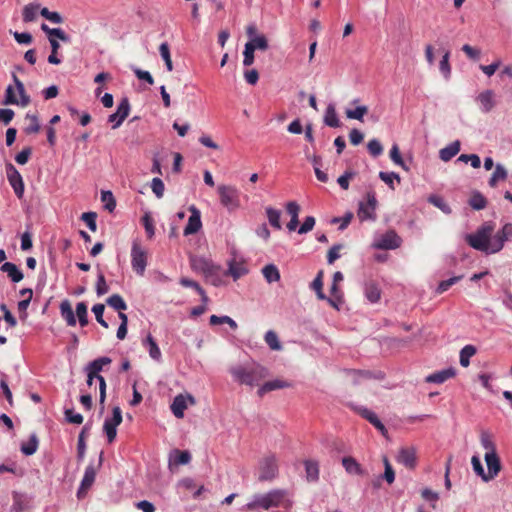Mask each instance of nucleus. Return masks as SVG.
<instances>
[{
	"mask_svg": "<svg viewBox=\"0 0 512 512\" xmlns=\"http://www.w3.org/2000/svg\"><path fill=\"white\" fill-rule=\"evenodd\" d=\"M291 504V501L287 498L286 490L273 489L265 494L253 495L251 501L244 506V509L253 511L259 508L263 510L277 507L289 508Z\"/></svg>",
	"mask_w": 512,
	"mask_h": 512,
	"instance_id": "1",
	"label": "nucleus"
},
{
	"mask_svg": "<svg viewBox=\"0 0 512 512\" xmlns=\"http://www.w3.org/2000/svg\"><path fill=\"white\" fill-rule=\"evenodd\" d=\"M231 374L241 384L253 387L268 375V370L261 365L238 366L231 370Z\"/></svg>",
	"mask_w": 512,
	"mask_h": 512,
	"instance_id": "2",
	"label": "nucleus"
},
{
	"mask_svg": "<svg viewBox=\"0 0 512 512\" xmlns=\"http://www.w3.org/2000/svg\"><path fill=\"white\" fill-rule=\"evenodd\" d=\"M494 227L491 223H485L482 225L476 233L468 234L466 236V241L468 244L479 251L485 252L487 254H494L492 252V232Z\"/></svg>",
	"mask_w": 512,
	"mask_h": 512,
	"instance_id": "3",
	"label": "nucleus"
},
{
	"mask_svg": "<svg viewBox=\"0 0 512 512\" xmlns=\"http://www.w3.org/2000/svg\"><path fill=\"white\" fill-rule=\"evenodd\" d=\"M111 362H112V360L109 357H106V356L99 357V358L91 361L84 368L86 373H90V374L96 376V380H98V382H99L100 404H104L105 399H106V381H105L104 377L101 376L99 373L103 370L104 366L109 365Z\"/></svg>",
	"mask_w": 512,
	"mask_h": 512,
	"instance_id": "4",
	"label": "nucleus"
},
{
	"mask_svg": "<svg viewBox=\"0 0 512 512\" xmlns=\"http://www.w3.org/2000/svg\"><path fill=\"white\" fill-rule=\"evenodd\" d=\"M220 203L229 212H233L240 208V191L233 185L221 184L217 187Z\"/></svg>",
	"mask_w": 512,
	"mask_h": 512,
	"instance_id": "5",
	"label": "nucleus"
},
{
	"mask_svg": "<svg viewBox=\"0 0 512 512\" xmlns=\"http://www.w3.org/2000/svg\"><path fill=\"white\" fill-rule=\"evenodd\" d=\"M130 256L133 271L137 275L143 276L148 264V251L137 239L132 242Z\"/></svg>",
	"mask_w": 512,
	"mask_h": 512,
	"instance_id": "6",
	"label": "nucleus"
},
{
	"mask_svg": "<svg viewBox=\"0 0 512 512\" xmlns=\"http://www.w3.org/2000/svg\"><path fill=\"white\" fill-rule=\"evenodd\" d=\"M377 206V199L373 191L366 194V202L359 204L358 217L361 221L375 220V210Z\"/></svg>",
	"mask_w": 512,
	"mask_h": 512,
	"instance_id": "7",
	"label": "nucleus"
},
{
	"mask_svg": "<svg viewBox=\"0 0 512 512\" xmlns=\"http://www.w3.org/2000/svg\"><path fill=\"white\" fill-rule=\"evenodd\" d=\"M401 243L402 240L397 233L390 230L377 238L373 243V247L376 249L393 250L400 247Z\"/></svg>",
	"mask_w": 512,
	"mask_h": 512,
	"instance_id": "8",
	"label": "nucleus"
},
{
	"mask_svg": "<svg viewBox=\"0 0 512 512\" xmlns=\"http://www.w3.org/2000/svg\"><path fill=\"white\" fill-rule=\"evenodd\" d=\"M191 267L196 272L202 273L205 277H212L220 270V266L215 265L211 260L204 257L191 258Z\"/></svg>",
	"mask_w": 512,
	"mask_h": 512,
	"instance_id": "9",
	"label": "nucleus"
},
{
	"mask_svg": "<svg viewBox=\"0 0 512 512\" xmlns=\"http://www.w3.org/2000/svg\"><path fill=\"white\" fill-rule=\"evenodd\" d=\"M278 473L277 460L274 455L265 457L260 463V481L272 480Z\"/></svg>",
	"mask_w": 512,
	"mask_h": 512,
	"instance_id": "10",
	"label": "nucleus"
},
{
	"mask_svg": "<svg viewBox=\"0 0 512 512\" xmlns=\"http://www.w3.org/2000/svg\"><path fill=\"white\" fill-rule=\"evenodd\" d=\"M6 173L9 184L11 185L15 195L22 198L24 194V182L19 171L11 164L6 165Z\"/></svg>",
	"mask_w": 512,
	"mask_h": 512,
	"instance_id": "11",
	"label": "nucleus"
},
{
	"mask_svg": "<svg viewBox=\"0 0 512 512\" xmlns=\"http://www.w3.org/2000/svg\"><path fill=\"white\" fill-rule=\"evenodd\" d=\"M130 112V103L128 98H122L117 106L116 112L108 117V121L112 123V128L117 129L121 126L124 120L128 117Z\"/></svg>",
	"mask_w": 512,
	"mask_h": 512,
	"instance_id": "12",
	"label": "nucleus"
},
{
	"mask_svg": "<svg viewBox=\"0 0 512 512\" xmlns=\"http://www.w3.org/2000/svg\"><path fill=\"white\" fill-rule=\"evenodd\" d=\"M512 241V223H506L500 231L492 237V252H499L505 242Z\"/></svg>",
	"mask_w": 512,
	"mask_h": 512,
	"instance_id": "13",
	"label": "nucleus"
},
{
	"mask_svg": "<svg viewBox=\"0 0 512 512\" xmlns=\"http://www.w3.org/2000/svg\"><path fill=\"white\" fill-rule=\"evenodd\" d=\"M97 469L93 464H89L84 472L80 486L77 491V497L80 499L87 492V490L93 485L96 478Z\"/></svg>",
	"mask_w": 512,
	"mask_h": 512,
	"instance_id": "14",
	"label": "nucleus"
},
{
	"mask_svg": "<svg viewBox=\"0 0 512 512\" xmlns=\"http://www.w3.org/2000/svg\"><path fill=\"white\" fill-rule=\"evenodd\" d=\"M190 212L191 214L188 218V223L184 228L185 236L197 233L202 227L200 211L195 206H191Z\"/></svg>",
	"mask_w": 512,
	"mask_h": 512,
	"instance_id": "15",
	"label": "nucleus"
},
{
	"mask_svg": "<svg viewBox=\"0 0 512 512\" xmlns=\"http://www.w3.org/2000/svg\"><path fill=\"white\" fill-rule=\"evenodd\" d=\"M484 460L487 465V478L488 481L493 480L501 470V462L497 453H485Z\"/></svg>",
	"mask_w": 512,
	"mask_h": 512,
	"instance_id": "16",
	"label": "nucleus"
},
{
	"mask_svg": "<svg viewBox=\"0 0 512 512\" xmlns=\"http://www.w3.org/2000/svg\"><path fill=\"white\" fill-rule=\"evenodd\" d=\"M191 460V454L188 451H181L179 449H173L169 453L168 463L169 468L172 470L173 467L180 465H186Z\"/></svg>",
	"mask_w": 512,
	"mask_h": 512,
	"instance_id": "17",
	"label": "nucleus"
},
{
	"mask_svg": "<svg viewBox=\"0 0 512 512\" xmlns=\"http://www.w3.org/2000/svg\"><path fill=\"white\" fill-rule=\"evenodd\" d=\"M247 273L248 269L243 261H238L235 258L228 261V270L225 274L231 276L234 281L238 280Z\"/></svg>",
	"mask_w": 512,
	"mask_h": 512,
	"instance_id": "18",
	"label": "nucleus"
},
{
	"mask_svg": "<svg viewBox=\"0 0 512 512\" xmlns=\"http://www.w3.org/2000/svg\"><path fill=\"white\" fill-rule=\"evenodd\" d=\"M187 400L190 401L191 404L194 403V398L192 396H188L187 398L183 395H177L171 404V411L176 418H183L184 411L187 408Z\"/></svg>",
	"mask_w": 512,
	"mask_h": 512,
	"instance_id": "19",
	"label": "nucleus"
},
{
	"mask_svg": "<svg viewBox=\"0 0 512 512\" xmlns=\"http://www.w3.org/2000/svg\"><path fill=\"white\" fill-rule=\"evenodd\" d=\"M476 101L480 105V110L484 113L490 112L495 106L494 92L490 89L481 92Z\"/></svg>",
	"mask_w": 512,
	"mask_h": 512,
	"instance_id": "20",
	"label": "nucleus"
},
{
	"mask_svg": "<svg viewBox=\"0 0 512 512\" xmlns=\"http://www.w3.org/2000/svg\"><path fill=\"white\" fill-rule=\"evenodd\" d=\"M397 461L409 469H413L416 465V450L414 448H402L398 455Z\"/></svg>",
	"mask_w": 512,
	"mask_h": 512,
	"instance_id": "21",
	"label": "nucleus"
},
{
	"mask_svg": "<svg viewBox=\"0 0 512 512\" xmlns=\"http://www.w3.org/2000/svg\"><path fill=\"white\" fill-rule=\"evenodd\" d=\"M460 149L461 142L459 140H455L439 150V158L443 162H449L453 157H455L460 152Z\"/></svg>",
	"mask_w": 512,
	"mask_h": 512,
	"instance_id": "22",
	"label": "nucleus"
},
{
	"mask_svg": "<svg viewBox=\"0 0 512 512\" xmlns=\"http://www.w3.org/2000/svg\"><path fill=\"white\" fill-rule=\"evenodd\" d=\"M286 210L291 217L287 224V228L289 231H295L299 224L298 216L300 212V206L295 201H291L286 204Z\"/></svg>",
	"mask_w": 512,
	"mask_h": 512,
	"instance_id": "23",
	"label": "nucleus"
},
{
	"mask_svg": "<svg viewBox=\"0 0 512 512\" xmlns=\"http://www.w3.org/2000/svg\"><path fill=\"white\" fill-rule=\"evenodd\" d=\"M455 374L456 372L454 368L443 369L441 371H437L435 373L428 375L426 377V382L441 384L444 383L446 380L454 377Z\"/></svg>",
	"mask_w": 512,
	"mask_h": 512,
	"instance_id": "24",
	"label": "nucleus"
},
{
	"mask_svg": "<svg viewBox=\"0 0 512 512\" xmlns=\"http://www.w3.org/2000/svg\"><path fill=\"white\" fill-rule=\"evenodd\" d=\"M364 295L370 303H377L381 297V290L377 283L368 281L364 284Z\"/></svg>",
	"mask_w": 512,
	"mask_h": 512,
	"instance_id": "25",
	"label": "nucleus"
},
{
	"mask_svg": "<svg viewBox=\"0 0 512 512\" xmlns=\"http://www.w3.org/2000/svg\"><path fill=\"white\" fill-rule=\"evenodd\" d=\"M142 345L148 350L149 356L155 360L160 361L162 358L161 350L154 340V338L148 334L147 337L142 341Z\"/></svg>",
	"mask_w": 512,
	"mask_h": 512,
	"instance_id": "26",
	"label": "nucleus"
},
{
	"mask_svg": "<svg viewBox=\"0 0 512 512\" xmlns=\"http://www.w3.org/2000/svg\"><path fill=\"white\" fill-rule=\"evenodd\" d=\"M289 386H290V384L288 382L280 380V379H275V380H272V381L265 382L258 389L257 393H258V395L260 397H262V396H264L266 393H268L270 391L286 388V387H289Z\"/></svg>",
	"mask_w": 512,
	"mask_h": 512,
	"instance_id": "27",
	"label": "nucleus"
},
{
	"mask_svg": "<svg viewBox=\"0 0 512 512\" xmlns=\"http://www.w3.org/2000/svg\"><path fill=\"white\" fill-rule=\"evenodd\" d=\"M0 270L4 273H7L12 282L17 283L23 279V273L14 263L5 262L2 264Z\"/></svg>",
	"mask_w": 512,
	"mask_h": 512,
	"instance_id": "28",
	"label": "nucleus"
},
{
	"mask_svg": "<svg viewBox=\"0 0 512 512\" xmlns=\"http://www.w3.org/2000/svg\"><path fill=\"white\" fill-rule=\"evenodd\" d=\"M61 316L65 319L68 326L76 325V317L74 315L72 306L68 300H64L60 304Z\"/></svg>",
	"mask_w": 512,
	"mask_h": 512,
	"instance_id": "29",
	"label": "nucleus"
},
{
	"mask_svg": "<svg viewBox=\"0 0 512 512\" xmlns=\"http://www.w3.org/2000/svg\"><path fill=\"white\" fill-rule=\"evenodd\" d=\"M324 123L333 128L340 127L341 122L337 116L335 106L333 104H329L326 108L324 114Z\"/></svg>",
	"mask_w": 512,
	"mask_h": 512,
	"instance_id": "30",
	"label": "nucleus"
},
{
	"mask_svg": "<svg viewBox=\"0 0 512 512\" xmlns=\"http://www.w3.org/2000/svg\"><path fill=\"white\" fill-rule=\"evenodd\" d=\"M342 465L345 468L346 472L353 475H362L363 469L360 464L353 457H344L342 459Z\"/></svg>",
	"mask_w": 512,
	"mask_h": 512,
	"instance_id": "31",
	"label": "nucleus"
},
{
	"mask_svg": "<svg viewBox=\"0 0 512 512\" xmlns=\"http://www.w3.org/2000/svg\"><path fill=\"white\" fill-rule=\"evenodd\" d=\"M41 30L49 37L57 38L63 42H70V37L61 28H50L47 24L41 25Z\"/></svg>",
	"mask_w": 512,
	"mask_h": 512,
	"instance_id": "32",
	"label": "nucleus"
},
{
	"mask_svg": "<svg viewBox=\"0 0 512 512\" xmlns=\"http://www.w3.org/2000/svg\"><path fill=\"white\" fill-rule=\"evenodd\" d=\"M262 274L268 283L280 280V272L276 265L268 264L262 268Z\"/></svg>",
	"mask_w": 512,
	"mask_h": 512,
	"instance_id": "33",
	"label": "nucleus"
},
{
	"mask_svg": "<svg viewBox=\"0 0 512 512\" xmlns=\"http://www.w3.org/2000/svg\"><path fill=\"white\" fill-rule=\"evenodd\" d=\"M477 350L476 347L473 345H466L464 346L459 355V362L460 365L463 367H468L470 364V358L473 357L476 354Z\"/></svg>",
	"mask_w": 512,
	"mask_h": 512,
	"instance_id": "34",
	"label": "nucleus"
},
{
	"mask_svg": "<svg viewBox=\"0 0 512 512\" xmlns=\"http://www.w3.org/2000/svg\"><path fill=\"white\" fill-rule=\"evenodd\" d=\"M507 170L505 167L498 163L495 165V170L489 179V185L495 187L498 181H504L507 178Z\"/></svg>",
	"mask_w": 512,
	"mask_h": 512,
	"instance_id": "35",
	"label": "nucleus"
},
{
	"mask_svg": "<svg viewBox=\"0 0 512 512\" xmlns=\"http://www.w3.org/2000/svg\"><path fill=\"white\" fill-rule=\"evenodd\" d=\"M306 478L308 481L315 482L319 478V465L312 460L305 461Z\"/></svg>",
	"mask_w": 512,
	"mask_h": 512,
	"instance_id": "36",
	"label": "nucleus"
},
{
	"mask_svg": "<svg viewBox=\"0 0 512 512\" xmlns=\"http://www.w3.org/2000/svg\"><path fill=\"white\" fill-rule=\"evenodd\" d=\"M13 81L15 83L17 92L20 96L19 104L22 107H26L30 103V97L26 94L24 84L22 81L19 80V78L13 74Z\"/></svg>",
	"mask_w": 512,
	"mask_h": 512,
	"instance_id": "37",
	"label": "nucleus"
},
{
	"mask_svg": "<svg viewBox=\"0 0 512 512\" xmlns=\"http://www.w3.org/2000/svg\"><path fill=\"white\" fill-rule=\"evenodd\" d=\"M13 81L15 83L17 92L20 96L19 104L22 107H26L30 103V97L26 94L24 84L22 81L19 80V78L13 74Z\"/></svg>",
	"mask_w": 512,
	"mask_h": 512,
	"instance_id": "38",
	"label": "nucleus"
},
{
	"mask_svg": "<svg viewBox=\"0 0 512 512\" xmlns=\"http://www.w3.org/2000/svg\"><path fill=\"white\" fill-rule=\"evenodd\" d=\"M40 9V5L36 3H30L24 6L22 16L24 22H33L36 17L37 13Z\"/></svg>",
	"mask_w": 512,
	"mask_h": 512,
	"instance_id": "39",
	"label": "nucleus"
},
{
	"mask_svg": "<svg viewBox=\"0 0 512 512\" xmlns=\"http://www.w3.org/2000/svg\"><path fill=\"white\" fill-rule=\"evenodd\" d=\"M266 215H267L269 224L273 228H275L277 230H280L282 228L281 222H280V217H281V211L280 210H277V209H275L273 207H267L266 208Z\"/></svg>",
	"mask_w": 512,
	"mask_h": 512,
	"instance_id": "40",
	"label": "nucleus"
},
{
	"mask_svg": "<svg viewBox=\"0 0 512 512\" xmlns=\"http://www.w3.org/2000/svg\"><path fill=\"white\" fill-rule=\"evenodd\" d=\"M180 284L183 286V287H187V288H193L196 290V292L201 296L202 298V301L204 303H206L208 301V297L205 293V291L203 290V288L194 280H191L189 278H186V277H182L180 279Z\"/></svg>",
	"mask_w": 512,
	"mask_h": 512,
	"instance_id": "41",
	"label": "nucleus"
},
{
	"mask_svg": "<svg viewBox=\"0 0 512 512\" xmlns=\"http://www.w3.org/2000/svg\"><path fill=\"white\" fill-rule=\"evenodd\" d=\"M480 443L482 447L486 450V453H497L496 452V446L493 441L492 435L487 432L483 431L480 435Z\"/></svg>",
	"mask_w": 512,
	"mask_h": 512,
	"instance_id": "42",
	"label": "nucleus"
},
{
	"mask_svg": "<svg viewBox=\"0 0 512 512\" xmlns=\"http://www.w3.org/2000/svg\"><path fill=\"white\" fill-rule=\"evenodd\" d=\"M264 340L271 350H282L281 342L279 341L277 334L273 330H269L265 333Z\"/></svg>",
	"mask_w": 512,
	"mask_h": 512,
	"instance_id": "43",
	"label": "nucleus"
},
{
	"mask_svg": "<svg viewBox=\"0 0 512 512\" xmlns=\"http://www.w3.org/2000/svg\"><path fill=\"white\" fill-rule=\"evenodd\" d=\"M38 448V438L35 434H32L29 438V441L27 443H23L21 445V452L26 455L30 456L33 455Z\"/></svg>",
	"mask_w": 512,
	"mask_h": 512,
	"instance_id": "44",
	"label": "nucleus"
},
{
	"mask_svg": "<svg viewBox=\"0 0 512 512\" xmlns=\"http://www.w3.org/2000/svg\"><path fill=\"white\" fill-rule=\"evenodd\" d=\"M87 425L83 427L82 431L80 432L78 436V443H77V456L80 461H82L85 457L86 453V442H85V435L88 432Z\"/></svg>",
	"mask_w": 512,
	"mask_h": 512,
	"instance_id": "45",
	"label": "nucleus"
},
{
	"mask_svg": "<svg viewBox=\"0 0 512 512\" xmlns=\"http://www.w3.org/2000/svg\"><path fill=\"white\" fill-rule=\"evenodd\" d=\"M209 322L211 325H220V324H228L231 329L236 330L238 325L237 323L229 316H217L211 315Z\"/></svg>",
	"mask_w": 512,
	"mask_h": 512,
	"instance_id": "46",
	"label": "nucleus"
},
{
	"mask_svg": "<svg viewBox=\"0 0 512 512\" xmlns=\"http://www.w3.org/2000/svg\"><path fill=\"white\" fill-rule=\"evenodd\" d=\"M106 303L117 311H125L127 309V304L124 299L119 294L111 295Z\"/></svg>",
	"mask_w": 512,
	"mask_h": 512,
	"instance_id": "47",
	"label": "nucleus"
},
{
	"mask_svg": "<svg viewBox=\"0 0 512 512\" xmlns=\"http://www.w3.org/2000/svg\"><path fill=\"white\" fill-rule=\"evenodd\" d=\"M368 112V107L365 105L357 106L355 109H347L345 111L346 117L349 119H355L363 121V117Z\"/></svg>",
	"mask_w": 512,
	"mask_h": 512,
	"instance_id": "48",
	"label": "nucleus"
},
{
	"mask_svg": "<svg viewBox=\"0 0 512 512\" xmlns=\"http://www.w3.org/2000/svg\"><path fill=\"white\" fill-rule=\"evenodd\" d=\"M471 464L473 471L477 476H479L484 482H489L487 478V472H485L481 460L478 455H474L471 458Z\"/></svg>",
	"mask_w": 512,
	"mask_h": 512,
	"instance_id": "49",
	"label": "nucleus"
},
{
	"mask_svg": "<svg viewBox=\"0 0 512 512\" xmlns=\"http://www.w3.org/2000/svg\"><path fill=\"white\" fill-rule=\"evenodd\" d=\"M428 202L431 203L432 205H434L435 207L439 208L445 214L451 213L450 206L440 196L431 195L428 198Z\"/></svg>",
	"mask_w": 512,
	"mask_h": 512,
	"instance_id": "50",
	"label": "nucleus"
},
{
	"mask_svg": "<svg viewBox=\"0 0 512 512\" xmlns=\"http://www.w3.org/2000/svg\"><path fill=\"white\" fill-rule=\"evenodd\" d=\"M117 426L115 423L110 421L108 418L105 419L103 430L107 436V440L109 443H112L117 435Z\"/></svg>",
	"mask_w": 512,
	"mask_h": 512,
	"instance_id": "51",
	"label": "nucleus"
},
{
	"mask_svg": "<svg viewBox=\"0 0 512 512\" xmlns=\"http://www.w3.org/2000/svg\"><path fill=\"white\" fill-rule=\"evenodd\" d=\"M101 201L104 205V208L109 212H113L116 207V201L111 191H102L101 192Z\"/></svg>",
	"mask_w": 512,
	"mask_h": 512,
	"instance_id": "52",
	"label": "nucleus"
},
{
	"mask_svg": "<svg viewBox=\"0 0 512 512\" xmlns=\"http://www.w3.org/2000/svg\"><path fill=\"white\" fill-rule=\"evenodd\" d=\"M379 178L389 186L392 190L395 189L394 181L396 180L398 183L401 181L400 176L395 172H383L379 173Z\"/></svg>",
	"mask_w": 512,
	"mask_h": 512,
	"instance_id": "53",
	"label": "nucleus"
},
{
	"mask_svg": "<svg viewBox=\"0 0 512 512\" xmlns=\"http://www.w3.org/2000/svg\"><path fill=\"white\" fill-rule=\"evenodd\" d=\"M463 277H464L463 275H458V276H453L447 280L441 281L436 288V292L438 294H442V293L446 292L452 285L459 282Z\"/></svg>",
	"mask_w": 512,
	"mask_h": 512,
	"instance_id": "54",
	"label": "nucleus"
},
{
	"mask_svg": "<svg viewBox=\"0 0 512 512\" xmlns=\"http://www.w3.org/2000/svg\"><path fill=\"white\" fill-rule=\"evenodd\" d=\"M159 53L165 62L167 70L172 71L173 64H172V60H171L170 49H169V45L166 42H164L160 45Z\"/></svg>",
	"mask_w": 512,
	"mask_h": 512,
	"instance_id": "55",
	"label": "nucleus"
},
{
	"mask_svg": "<svg viewBox=\"0 0 512 512\" xmlns=\"http://www.w3.org/2000/svg\"><path fill=\"white\" fill-rule=\"evenodd\" d=\"M76 315H77L79 323L82 327H84L88 324L87 305L84 302L77 303Z\"/></svg>",
	"mask_w": 512,
	"mask_h": 512,
	"instance_id": "56",
	"label": "nucleus"
},
{
	"mask_svg": "<svg viewBox=\"0 0 512 512\" xmlns=\"http://www.w3.org/2000/svg\"><path fill=\"white\" fill-rule=\"evenodd\" d=\"M390 158L391 160L398 166L402 167L404 170L408 171L409 167L406 165V163L403 161L399 148L396 144H394L390 150Z\"/></svg>",
	"mask_w": 512,
	"mask_h": 512,
	"instance_id": "57",
	"label": "nucleus"
},
{
	"mask_svg": "<svg viewBox=\"0 0 512 512\" xmlns=\"http://www.w3.org/2000/svg\"><path fill=\"white\" fill-rule=\"evenodd\" d=\"M450 52L446 51L442 56V59L439 63V70L443 74V76L448 79L451 74V68L449 64Z\"/></svg>",
	"mask_w": 512,
	"mask_h": 512,
	"instance_id": "58",
	"label": "nucleus"
},
{
	"mask_svg": "<svg viewBox=\"0 0 512 512\" xmlns=\"http://www.w3.org/2000/svg\"><path fill=\"white\" fill-rule=\"evenodd\" d=\"M469 204L473 209L481 210L486 206V199L482 194L476 192L471 196Z\"/></svg>",
	"mask_w": 512,
	"mask_h": 512,
	"instance_id": "59",
	"label": "nucleus"
},
{
	"mask_svg": "<svg viewBox=\"0 0 512 512\" xmlns=\"http://www.w3.org/2000/svg\"><path fill=\"white\" fill-rule=\"evenodd\" d=\"M246 44H252L254 50L259 49L265 51L268 48V41L264 35L253 37Z\"/></svg>",
	"mask_w": 512,
	"mask_h": 512,
	"instance_id": "60",
	"label": "nucleus"
},
{
	"mask_svg": "<svg viewBox=\"0 0 512 512\" xmlns=\"http://www.w3.org/2000/svg\"><path fill=\"white\" fill-rule=\"evenodd\" d=\"M457 161L464 163L470 162L473 168H479L481 166V160L477 154H461Z\"/></svg>",
	"mask_w": 512,
	"mask_h": 512,
	"instance_id": "61",
	"label": "nucleus"
},
{
	"mask_svg": "<svg viewBox=\"0 0 512 512\" xmlns=\"http://www.w3.org/2000/svg\"><path fill=\"white\" fill-rule=\"evenodd\" d=\"M142 224L144 226V229L146 231V234L149 239H151L155 234V228L153 224V220L149 213H145L143 217L141 218Z\"/></svg>",
	"mask_w": 512,
	"mask_h": 512,
	"instance_id": "62",
	"label": "nucleus"
},
{
	"mask_svg": "<svg viewBox=\"0 0 512 512\" xmlns=\"http://www.w3.org/2000/svg\"><path fill=\"white\" fill-rule=\"evenodd\" d=\"M96 218L97 214L95 212H85L81 215V219L85 222L87 227L93 232L97 230Z\"/></svg>",
	"mask_w": 512,
	"mask_h": 512,
	"instance_id": "63",
	"label": "nucleus"
},
{
	"mask_svg": "<svg viewBox=\"0 0 512 512\" xmlns=\"http://www.w3.org/2000/svg\"><path fill=\"white\" fill-rule=\"evenodd\" d=\"M367 149L373 157H378L383 153V146L378 139L370 140Z\"/></svg>",
	"mask_w": 512,
	"mask_h": 512,
	"instance_id": "64",
	"label": "nucleus"
}]
</instances>
